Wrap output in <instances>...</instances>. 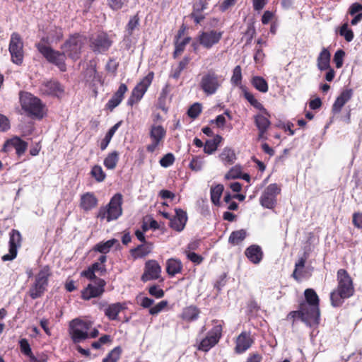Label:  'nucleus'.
Here are the masks:
<instances>
[{"label": "nucleus", "mask_w": 362, "mask_h": 362, "mask_svg": "<svg viewBox=\"0 0 362 362\" xmlns=\"http://www.w3.org/2000/svg\"><path fill=\"white\" fill-rule=\"evenodd\" d=\"M337 281V288L330 293L331 303L334 307L340 306L344 299L351 297L354 292L352 279L346 270H338Z\"/></svg>", "instance_id": "nucleus-1"}, {"label": "nucleus", "mask_w": 362, "mask_h": 362, "mask_svg": "<svg viewBox=\"0 0 362 362\" xmlns=\"http://www.w3.org/2000/svg\"><path fill=\"white\" fill-rule=\"evenodd\" d=\"M304 295L307 302L300 304L305 315L303 320L309 327L317 325L320 322L319 298L312 288H307Z\"/></svg>", "instance_id": "nucleus-2"}, {"label": "nucleus", "mask_w": 362, "mask_h": 362, "mask_svg": "<svg viewBox=\"0 0 362 362\" xmlns=\"http://www.w3.org/2000/svg\"><path fill=\"white\" fill-rule=\"evenodd\" d=\"M222 325L216 322L206 334L204 337H202V334L206 331V327L203 326L197 339V349L204 352L209 351L218 343L222 337Z\"/></svg>", "instance_id": "nucleus-3"}, {"label": "nucleus", "mask_w": 362, "mask_h": 362, "mask_svg": "<svg viewBox=\"0 0 362 362\" xmlns=\"http://www.w3.org/2000/svg\"><path fill=\"white\" fill-rule=\"evenodd\" d=\"M38 52L50 63L56 65L62 71H66V53L53 49L47 45V39L42 38L36 44Z\"/></svg>", "instance_id": "nucleus-4"}, {"label": "nucleus", "mask_w": 362, "mask_h": 362, "mask_svg": "<svg viewBox=\"0 0 362 362\" xmlns=\"http://www.w3.org/2000/svg\"><path fill=\"white\" fill-rule=\"evenodd\" d=\"M20 101L22 109L29 115L42 118L45 114V105L40 100L33 95L24 93L21 94Z\"/></svg>", "instance_id": "nucleus-5"}, {"label": "nucleus", "mask_w": 362, "mask_h": 362, "mask_svg": "<svg viewBox=\"0 0 362 362\" xmlns=\"http://www.w3.org/2000/svg\"><path fill=\"white\" fill-rule=\"evenodd\" d=\"M122 197L120 194H115L105 207H101L98 213V218L106 219L107 222L117 219L122 213Z\"/></svg>", "instance_id": "nucleus-6"}, {"label": "nucleus", "mask_w": 362, "mask_h": 362, "mask_svg": "<svg viewBox=\"0 0 362 362\" xmlns=\"http://www.w3.org/2000/svg\"><path fill=\"white\" fill-rule=\"evenodd\" d=\"M223 82V78L221 76L213 71H209L202 75L199 86L204 94L212 95L216 93Z\"/></svg>", "instance_id": "nucleus-7"}, {"label": "nucleus", "mask_w": 362, "mask_h": 362, "mask_svg": "<svg viewBox=\"0 0 362 362\" xmlns=\"http://www.w3.org/2000/svg\"><path fill=\"white\" fill-rule=\"evenodd\" d=\"M91 328V322L74 319L69 324V334L73 342L78 344L89 339V330Z\"/></svg>", "instance_id": "nucleus-8"}, {"label": "nucleus", "mask_w": 362, "mask_h": 362, "mask_svg": "<svg viewBox=\"0 0 362 362\" xmlns=\"http://www.w3.org/2000/svg\"><path fill=\"white\" fill-rule=\"evenodd\" d=\"M50 275L51 272L48 267H44L40 269L35 276L34 284L29 289L28 293L32 299H36L45 293Z\"/></svg>", "instance_id": "nucleus-9"}, {"label": "nucleus", "mask_w": 362, "mask_h": 362, "mask_svg": "<svg viewBox=\"0 0 362 362\" xmlns=\"http://www.w3.org/2000/svg\"><path fill=\"white\" fill-rule=\"evenodd\" d=\"M167 131L156 121L151 124L149 128V137L151 143L146 146L148 152L153 153L163 143L165 138Z\"/></svg>", "instance_id": "nucleus-10"}, {"label": "nucleus", "mask_w": 362, "mask_h": 362, "mask_svg": "<svg viewBox=\"0 0 362 362\" xmlns=\"http://www.w3.org/2000/svg\"><path fill=\"white\" fill-rule=\"evenodd\" d=\"M223 34V32L221 30H206L199 32L196 40L202 47L206 49H210L219 43Z\"/></svg>", "instance_id": "nucleus-11"}, {"label": "nucleus", "mask_w": 362, "mask_h": 362, "mask_svg": "<svg viewBox=\"0 0 362 362\" xmlns=\"http://www.w3.org/2000/svg\"><path fill=\"white\" fill-rule=\"evenodd\" d=\"M154 77L153 72H149L145 77H144L139 83L136 84L132 90V95L127 100V104L132 106L134 104L138 103L144 95L148 87L151 84Z\"/></svg>", "instance_id": "nucleus-12"}, {"label": "nucleus", "mask_w": 362, "mask_h": 362, "mask_svg": "<svg viewBox=\"0 0 362 362\" xmlns=\"http://www.w3.org/2000/svg\"><path fill=\"white\" fill-rule=\"evenodd\" d=\"M84 43L85 39L83 36L75 35L65 42L62 46V49L70 58L75 59L78 57Z\"/></svg>", "instance_id": "nucleus-13"}, {"label": "nucleus", "mask_w": 362, "mask_h": 362, "mask_svg": "<svg viewBox=\"0 0 362 362\" xmlns=\"http://www.w3.org/2000/svg\"><path fill=\"white\" fill-rule=\"evenodd\" d=\"M281 192V188L277 184L273 183L268 185L263 191L260 198V204L267 209H272L276 204V196Z\"/></svg>", "instance_id": "nucleus-14"}, {"label": "nucleus", "mask_w": 362, "mask_h": 362, "mask_svg": "<svg viewBox=\"0 0 362 362\" xmlns=\"http://www.w3.org/2000/svg\"><path fill=\"white\" fill-rule=\"evenodd\" d=\"M23 42L20 35L13 33L10 39L9 52L11 56V60L16 64H21L23 59Z\"/></svg>", "instance_id": "nucleus-15"}, {"label": "nucleus", "mask_w": 362, "mask_h": 362, "mask_svg": "<svg viewBox=\"0 0 362 362\" xmlns=\"http://www.w3.org/2000/svg\"><path fill=\"white\" fill-rule=\"evenodd\" d=\"M106 282L102 279H97L94 284H90L82 291V298L89 300L101 296L105 291Z\"/></svg>", "instance_id": "nucleus-16"}, {"label": "nucleus", "mask_w": 362, "mask_h": 362, "mask_svg": "<svg viewBox=\"0 0 362 362\" xmlns=\"http://www.w3.org/2000/svg\"><path fill=\"white\" fill-rule=\"evenodd\" d=\"M161 273V267L154 259L148 260L145 264L144 272L141 279L144 282L158 279Z\"/></svg>", "instance_id": "nucleus-17"}, {"label": "nucleus", "mask_w": 362, "mask_h": 362, "mask_svg": "<svg viewBox=\"0 0 362 362\" xmlns=\"http://www.w3.org/2000/svg\"><path fill=\"white\" fill-rule=\"evenodd\" d=\"M21 243V235L16 230H12L10 233L9 252L2 257L3 261H11L16 257L18 248Z\"/></svg>", "instance_id": "nucleus-18"}, {"label": "nucleus", "mask_w": 362, "mask_h": 362, "mask_svg": "<svg viewBox=\"0 0 362 362\" xmlns=\"http://www.w3.org/2000/svg\"><path fill=\"white\" fill-rule=\"evenodd\" d=\"M112 45V41L106 33H100L91 40L90 47L97 53L106 52Z\"/></svg>", "instance_id": "nucleus-19"}, {"label": "nucleus", "mask_w": 362, "mask_h": 362, "mask_svg": "<svg viewBox=\"0 0 362 362\" xmlns=\"http://www.w3.org/2000/svg\"><path fill=\"white\" fill-rule=\"evenodd\" d=\"M10 148H14L16 154L18 156H21L28 148V143L22 140L18 136H14L10 139H8L4 144V151H8Z\"/></svg>", "instance_id": "nucleus-20"}, {"label": "nucleus", "mask_w": 362, "mask_h": 362, "mask_svg": "<svg viewBox=\"0 0 362 362\" xmlns=\"http://www.w3.org/2000/svg\"><path fill=\"white\" fill-rule=\"evenodd\" d=\"M40 90L42 94L59 97L64 90L57 81L47 80L42 83Z\"/></svg>", "instance_id": "nucleus-21"}, {"label": "nucleus", "mask_w": 362, "mask_h": 362, "mask_svg": "<svg viewBox=\"0 0 362 362\" xmlns=\"http://www.w3.org/2000/svg\"><path fill=\"white\" fill-rule=\"evenodd\" d=\"M255 123L259 131L258 139L266 140L267 138L265 134L271 124L268 117L262 114H258L255 116Z\"/></svg>", "instance_id": "nucleus-22"}, {"label": "nucleus", "mask_w": 362, "mask_h": 362, "mask_svg": "<svg viewBox=\"0 0 362 362\" xmlns=\"http://www.w3.org/2000/svg\"><path fill=\"white\" fill-rule=\"evenodd\" d=\"M187 221V216L185 211L180 209H175V216L170 219V226L176 231H182Z\"/></svg>", "instance_id": "nucleus-23"}, {"label": "nucleus", "mask_w": 362, "mask_h": 362, "mask_svg": "<svg viewBox=\"0 0 362 362\" xmlns=\"http://www.w3.org/2000/svg\"><path fill=\"white\" fill-rule=\"evenodd\" d=\"M353 96V90L351 89L344 90L340 95L336 98L332 110L333 113H339L344 105L351 100Z\"/></svg>", "instance_id": "nucleus-24"}, {"label": "nucleus", "mask_w": 362, "mask_h": 362, "mask_svg": "<svg viewBox=\"0 0 362 362\" xmlns=\"http://www.w3.org/2000/svg\"><path fill=\"white\" fill-rule=\"evenodd\" d=\"M253 343L250 333L243 332L239 334L236 339L235 350L238 354H242L247 351Z\"/></svg>", "instance_id": "nucleus-25"}, {"label": "nucleus", "mask_w": 362, "mask_h": 362, "mask_svg": "<svg viewBox=\"0 0 362 362\" xmlns=\"http://www.w3.org/2000/svg\"><path fill=\"white\" fill-rule=\"evenodd\" d=\"M127 91V86L124 83L120 84L118 90L112 95V97L108 100L106 106L110 110H113L117 106H118L122 102L124 95Z\"/></svg>", "instance_id": "nucleus-26"}, {"label": "nucleus", "mask_w": 362, "mask_h": 362, "mask_svg": "<svg viewBox=\"0 0 362 362\" xmlns=\"http://www.w3.org/2000/svg\"><path fill=\"white\" fill-rule=\"evenodd\" d=\"M127 308L124 303H115L108 305L104 310L105 315L110 320H116L119 313Z\"/></svg>", "instance_id": "nucleus-27"}, {"label": "nucleus", "mask_w": 362, "mask_h": 362, "mask_svg": "<svg viewBox=\"0 0 362 362\" xmlns=\"http://www.w3.org/2000/svg\"><path fill=\"white\" fill-rule=\"evenodd\" d=\"M245 256L253 264H259L263 257L262 248L257 245H252L248 247L245 252Z\"/></svg>", "instance_id": "nucleus-28"}, {"label": "nucleus", "mask_w": 362, "mask_h": 362, "mask_svg": "<svg viewBox=\"0 0 362 362\" xmlns=\"http://www.w3.org/2000/svg\"><path fill=\"white\" fill-rule=\"evenodd\" d=\"M153 250V244L151 243H144L138 245L136 247L130 250V254L134 259H141L151 252Z\"/></svg>", "instance_id": "nucleus-29"}, {"label": "nucleus", "mask_w": 362, "mask_h": 362, "mask_svg": "<svg viewBox=\"0 0 362 362\" xmlns=\"http://www.w3.org/2000/svg\"><path fill=\"white\" fill-rule=\"evenodd\" d=\"M98 204V199L90 192H87L81 197L80 206L85 211H88L94 209Z\"/></svg>", "instance_id": "nucleus-30"}, {"label": "nucleus", "mask_w": 362, "mask_h": 362, "mask_svg": "<svg viewBox=\"0 0 362 362\" xmlns=\"http://www.w3.org/2000/svg\"><path fill=\"white\" fill-rule=\"evenodd\" d=\"M331 54L327 48H323L317 59V66L319 70L325 71L329 69Z\"/></svg>", "instance_id": "nucleus-31"}, {"label": "nucleus", "mask_w": 362, "mask_h": 362, "mask_svg": "<svg viewBox=\"0 0 362 362\" xmlns=\"http://www.w3.org/2000/svg\"><path fill=\"white\" fill-rule=\"evenodd\" d=\"M182 269V264L179 259L170 258L166 261V272L170 276L180 274Z\"/></svg>", "instance_id": "nucleus-32"}, {"label": "nucleus", "mask_w": 362, "mask_h": 362, "mask_svg": "<svg viewBox=\"0 0 362 362\" xmlns=\"http://www.w3.org/2000/svg\"><path fill=\"white\" fill-rule=\"evenodd\" d=\"M200 311L194 305H189L185 308L181 313V318L187 322L195 321L199 316Z\"/></svg>", "instance_id": "nucleus-33"}, {"label": "nucleus", "mask_w": 362, "mask_h": 362, "mask_svg": "<svg viewBox=\"0 0 362 362\" xmlns=\"http://www.w3.org/2000/svg\"><path fill=\"white\" fill-rule=\"evenodd\" d=\"M219 158L225 165H229L235 163L236 156L233 149L225 147L219 154Z\"/></svg>", "instance_id": "nucleus-34"}, {"label": "nucleus", "mask_w": 362, "mask_h": 362, "mask_svg": "<svg viewBox=\"0 0 362 362\" xmlns=\"http://www.w3.org/2000/svg\"><path fill=\"white\" fill-rule=\"evenodd\" d=\"M222 139L220 135H216L212 139L207 140L204 146V151L207 154H212L216 151Z\"/></svg>", "instance_id": "nucleus-35"}, {"label": "nucleus", "mask_w": 362, "mask_h": 362, "mask_svg": "<svg viewBox=\"0 0 362 362\" xmlns=\"http://www.w3.org/2000/svg\"><path fill=\"white\" fill-rule=\"evenodd\" d=\"M119 245V242L117 239L112 238L105 242H100L98 243L94 250L103 254H106L110 252V249L115 245Z\"/></svg>", "instance_id": "nucleus-36"}, {"label": "nucleus", "mask_w": 362, "mask_h": 362, "mask_svg": "<svg viewBox=\"0 0 362 362\" xmlns=\"http://www.w3.org/2000/svg\"><path fill=\"white\" fill-rule=\"evenodd\" d=\"M119 155L116 151L108 153L103 161L105 167L108 170L115 169L119 161Z\"/></svg>", "instance_id": "nucleus-37"}, {"label": "nucleus", "mask_w": 362, "mask_h": 362, "mask_svg": "<svg viewBox=\"0 0 362 362\" xmlns=\"http://www.w3.org/2000/svg\"><path fill=\"white\" fill-rule=\"evenodd\" d=\"M121 122H117L114 126H112L109 131L105 134L104 139L101 141L100 147L102 151H104L107 148L109 145L112 136L115 134L116 131L118 129L120 126Z\"/></svg>", "instance_id": "nucleus-38"}, {"label": "nucleus", "mask_w": 362, "mask_h": 362, "mask_svg": "<svg viewBox=\"0 0 362 362\" xmlns=\"http://www.w3.org/2000/svg\"><path fill=\"white\" fill-rule=\"evenodd\" d=\"M246 237V231L244 229L233 231L229 236L230 243L237 245L242 243Z\"/></svg>", "instance_id": "nucleus-39"}, {"label": "nucleus", "mask_w": 362, "mask_h": 362, "mask_svg": "<svg viewBox=\"0 0 362 362\" xmlns=\"http://www.w3.org/2000/svg\"><path fill=\"white\" fill-rule=\"evenodd\" d=\"M305 259L303 258H300L296 263L295 269L293 273V276L297 280L300 281L304 276V267H305Z\"/></svg>", "instance_id": "nucleus-40"}, {"label": "nucleus", "mask_w": 362, "mask_h": 362, "mask_svg": "<svg viewBox=\"0 0 362 362\" xmlns=\"http://www.w3.org/2000/svg\"><path fill=\"white\" fill-rule=\"evenodd\" d=\"M253 86L262 93L268 91V84L264 78L261 76H254L252 79Z\"/></svg>", "instance_id": "nucleus-41"}, {"label": "nucleus", "mask_w": 362, "mask_h": 362, "mask_svg": "<svg viewBox=\"0 0 362 362\" xmlns=\"http://www.w3.org/2000/svg\"><path fill=\"white\" fill-rule=\"evenodd\" d=\"M90 175L98 182L104 181L106 177L105 173L99 165H95L93 166L90 170Z\"/></svg>", "instance_id": "nucleus-42"}, {"label": "nucleus", "mask_w": 362, "mask_h": 362, "mask_svg": "<svg viewBox=\"0 0 362 362\" xmlns=\"http://www.w3.org/2000/svg\"><path fill=\"white\" fill-rule=\"evenodd\" d=\"M223 191V187L222 185H217L211 189V199L214 204H219Z\"/></svg>", "instance_id": "nucleus-43"}, {"label": "nucleus", "mask_w": 362, "mask_h": 362, "mask_svg": "<svg viewBox=\"0 0 362 362\" xmlns=\"http://www.w3.org/2000/svg\"><path fill=\"white\" fill-rule=\"evenodd\" d=\"M339 35L344 37L345 40L350 42L354 37V32L349 28L347 23H344L339 30Z\"/></svg>", "instance_id": "nucleus-44"}, {"label": "nucleus", "mask_w": 362, "mask_h": 362, "mask_svg": "<svg viewBox=\"0 0 362 362\" xmlns=\"http://www.w3.org/2000/svg\"><path fill=\"white\" fill-rule=\"evenodd\" d=\"M122 349L119 346L114 348L107 356L103 358V362H117L121 356Z\"/></svg>", "instance_id": "nucleus-45"}, {"label": "nucleus", "mask_w": 362, "mask_h": 362, "mask_svg": "<svg viewBox=\"0 0 362 362\" xmlns=\"http://www.w3.org/2000/svg\"><path fill=\"white\" fill-rule=\"evenodd\" d=\"M204 164V158L197 156L192 158L189 166L194 171H199L202 169Z\"/></svg>", "instance_id": "nucleus-46"}, {"label": "nucleus", "mask_w": 362, "mask_h": 362, "mask_svg": "<svg viewBox=\"0 0 362 362\" xmlns=\"http://www.w3.org/2000/svg\"><path fill=\"white\" fill-rule=\"evenodd\" d=\"M139 24V18L138 15H134L131 17L127 25V31L129 35L133 33V31L138 27Z\"/></svg>", "instance_id": "nucleus-47"}, {"label": "nucleus", "mask_w": 362, "mask_h": 362, "mask_svg": "<svg viewBox=\"0 0 362 362\" xmlns=\"http://www.w3.org/2000/svg\"><path fill=\"white\" fill-rule=\"evenodd\" d=\"M191 38L189 37H185L182 40H177L175 42V49L174 52V55L176 56L182 52L186 45L189 42Z\"/></svg>", "instance_id": "nucleus-48"}, {"label": "nucleus", "mask_w": 362, "mask_h": 362, "mask_svg": "<svg viewBox=\"0 0 362 362\" xmlns=\"http://www.w3.org/2000/svg\"><path fill=\"white\" fill-rule=\"evenodd\" d=\"M241 177V168L240 165H235L226 174L225 177L227 180L236 179Z\"/></svg>", "instance_id": "nucleus-49"}, {"label": "nucleus", "mask_w": 362, "mask_h": 362, "mask_svg": "<svg viewBox=\"0 0 362 362\" xmlns=\"http://www.w3.org/2000/svg\"><path fill=\"white\" fill-rule=\"evenodd\" d=\"M344 57L345 52L343 49H338L335 52L333 61L337 69H340L343 66Z\"/></svg>", "instance_id": "nucleus-50"}, {"label": "nucleus", "mask_w": 362, "mask_h": 362, "mask_svg": "<svg viewBox=\"0 0 362 362\" xmlns=\"http://www.w3.org/2000/svg\"><path fill=\"white\" fill-rule=\"evenodd\" d=\"M175 157L173 153L165 154L159 161L160 165L163 168H168L173 164Z\"/></svg>", "instance_id": "nucleus-51"}, {"label": "nucleus", "mask_w": 362, "mask_h": 362, "mask_svg": "<svg viewBox=\"0 0 362 362\" xmlns=\"http://www.w3.org/2000/svg\"><path fill=\"white\" fill-rule=\"evenodd\" d=\"M242 80V72L241 67L240 66H236L233 71V76L231 77V83L235 85H239L241 83Z\"/></svg>", "instance_id": "nucleus-52"}, {"label": "nucleus", "mask_w": 362, "mask_h": 362, "mask_svg": "<svg viewBox=\"0 0 362 362\" xmlns=\"http://www.w3.org/2000/svg\"><path fill=\"white\" fill-rule=\"evenodd\" d=\"M63 36L62 30L61 28H55L54 33H52L51 31L49 33V36L44 37L43 38L47 39V45L49 44V41H57L59 40Z\"/></svg>", "instance_id": "nucleus-53"}, {"label": "nucleus", "mask_w": 362, "mask_h": 362, "mask_svg": "<svg viewBox=\"0 0 362 362\" xmlns=\"http://www.w3.org/2000/svg\"><path fill=\"white\" fill-rule=\"evenodd\" d=\"M19 345H20L21 351L23 354H25L27 356H28L29 355H31L32 350H31L30 346L26 339H21L19 341Z\"/></svg>", "instance_id": "nucleus-54"}, {"label": "nucleus", "mask_w": 362, "mask_h": 362, "mask_svg": "<svg viewBox=\"0 0 362 362\" xmlns=\"http://www.w3.org/2000/svg\"><path fill=\"white\" fill-rule=\"evenodd\" d=\"M168 305V302L166 300L160 301L155 306L151 307L149 310V313L151 315H155L160 313Z\"/></svg>", "instance_id": "nucleus-55"}, {"label": "nucleus", "mask_w": 362, "mask_h": 362, "mask_svg": "<svg viewBox=\"0 0 362 362\" xmlns=\"http://www.w3.org/2000/svg\"><path fill=\"white\" fill-rule=\"evenodd\" d=\"M303 313L304 312H303L302 306L300 305L299 310L289 313V314L287 315V319L292 320L293 322H294L296 319L300 318L303 322L305 323V321L303 320V315H305Z\"/></svg>", "instance_id": "nucleus-56"}, {"label": "nucleus", "mask_w": 362, "mask_h": 362, "mask_svg": "<svg viewBox=\"0 0 362 362\" xmlns=\"http://www.w3.org/2000/svg\"><path fill=\"white\" fill-rule=\"evenodd\" d=\"M202 112V106L199 103H194L188 110V115L192 118H196Z\"/></svg>", "instance_id": "nucleus-57"}, {"label": "nucleus", "mask_w": 362, "mask_h": 362, "mask_svg": "<svg viewBox=\"0 0 362 362\" xmlns=\"http://www.w3.org/2000/svg\"><path fill=\"white\" fill-rule=\"evenodd\" d=\"M148 293L156 298H160L164 296V291L158 286L153 285L148 288Z\"/></svg>", "instance_id": "nucleus-58"}, {"label": "nucleus", "mask_w": 362, "mask_h": 362, "mask_svg": "<svg viewBox=\"0 0 362 362\" xmlns=\"http://www.w3.org/2000/svg\"><path fill=\"white\" fill-rule=\"evenodd\" d=\"M347 13L350 16H355L358 13H362V4L358 2L353 3L349 6Z\"/></svg>", "instance_id": "nucleus-59"}, {"label": "nucleus", "mask_w": 362, "mask_h": 362, "mask_svg": "<svg viewBox=\"0 0 362 362\" xmlns=\"http://www.w3.org/2000/svg\"><path fill=\"white\" fill-rule=\"evenodd\" d=\"M207 0H197L193 5V11L201 13L207 8Z\"/></svg>", "instance_id": "nucleus-60"}, {"label": "nucleus", "mask_w": 362, "mask_h": 362, "mask_svg": "<svg viewBox=\"0 0 362 362\" xmlns=\"http://www.w3.org/2000/svg\"><path fill=\"white\" fill-rule=\"evenodd\" d=\"M127 2V0H108V5L112 10L117 11Z\"/></svg>", "instance_id": "nucleus-61"}, {"label": "nucleus", "mask_w": 362, "mask_h": 362, "mask_svg": "<svg viewBox=\"0 0 362 362\" xmlns=\"http://www.w3.org/2000/svg\"><path fill=\"white\" fill-rule=\"evenodd\" d=\"M137 300L139 302L141 306L144 308H151L154 303L153 299L148 297H138Z\"/></svg>", "instance_id": "nucleus-62"}, {"label": "nucleus", "mask_w": 362, "mask_h": 362, "mask_svg": "<svg viewBox=\"0 0 362 362\" xmlns=\"http://www.w3.org/2000/svg\"><path fill=\"white\" fill-rule=\"evenodd\" d=\"M9 129V120L6 116L0 114V132H6Z\"/></svg>", "instance_id": "nucleus-63"}, {"label": "nucleus", "mask_w": 362, "mask_h": 362, "mask_svg": "<svg viewBox=\"0 0 362 362\" xmlns=\"http://www.w3.org/2000/svg\"><path fill=\"white\" fill-rule=\"evenodd\" d=\"M265 54L261 47L256 48L255 53L254 54V60L257 64H262L264 61Z\"/></svg>", "instance_id": "nucleus-64"}]
</instances>
